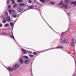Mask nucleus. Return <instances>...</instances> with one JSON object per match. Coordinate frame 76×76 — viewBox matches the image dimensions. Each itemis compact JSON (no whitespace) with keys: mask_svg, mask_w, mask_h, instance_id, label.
Wrapping results in <instances>:
<instances>
[{"mask_svg":"<svg viewBox=\"0 0 76 76\" xmlns=\"http://www.w3.org/2000/svg\"><path fill=\"white\" fill-rule=\"evenodd\" d=\"M9 13H12V10H9Z\"/></svg>","mask_w":76,"mask_h":76,"instance_id":"nucleus-32","label":"nucleus"},{"mask_svg":"<svg viewBox=\"0 0 76 76\" xmlns=\"http://www.w3.org/2000/svg\"><path fill=\"white\" fill-rule=\"evenodd\" d=\"M74 43H75V42H74V38H72V42L70 44L71 46L73 47V46L74 45Z\"/></svg>","mask_w":76,"mask_h":76,"instance_id":"nucleus-3","label":"nucleus"},{"mask_svg":"<svg viewBox=\"0 0 76 76\" xmlns=\"http://www.w3.org/2000/svg\"><path fill=\"white\" fill-rule=\"evenodd\" d=\"M67 42V39H64L63 41L61 42L62 44H66Z\"/></svg>","mask_w":76,"mask_h":76,"instance_id":"nucleus-7","label":"nucleus"},{"mask_svg":"<svg viewBox=\"0 0 76 76\" xmlns=\"http://www.w3.org/2000/svg\"><path fill=\"white\" fill-rule=\"evenodd\" d=\"M12 34L13 35V31H12Z\"/></svg>","mask_w":76,"mask_h":76,"instance_id":"nucleus-43","label":"nucleus"},{"mask_svg":"<svg viewBox=\"0 0 76 76\" xmlns=\"http://www.w3.org/2000/svg\"><path fill=\"white\" fill-rule=\"evenodd\" d=\"M3 20L2 21V23H5L6 22V18H3Z\"/></svg>","mask_w":76,"mask_h":76,"instance_id":"nucleus-9","label":"nucleus"},{"mask_svg":"<svg viewBox=\"0 0 76 76\" xmlns=\"http://www.w3.org/2000/svg\"><path fill=\"white\" fill-rule=\"evenodd\" d=\"M2 26H3V25H2L1 24H0V27H1Z\"/></svg>","mask_w":76,"mask_h":76,"instance_id":"nucleus-37","label":"nucleus"},{"mask_svg":"<svg viewBox=\"0 0 76 76\" xmlns=\"http://www.w3.org/2000/svg\"><path fill=\"white\" fill-rule=\"evenodd\" d=\"M29 56L30 57V58H33V57H34V56L32 54L31 55H29Z\"/></svg>","mask_w":76,"mask_h":76,"instance_id":"nucleus-21","label":"nucleus"},{"mask_svg":"<svg viewBox=\"0 0 76 76\" xmlns=\"http://www.w3.org/2000/svg\"><path fill=\"white\" fill-rule=\"evenodd\" d=\"M20 63L22 66H23L24 64V60H23V58H20L19 59Z\"/></svg>","mask_w":76,"mask_h":76,"instance_id":"nucleus-1","label":"nucleus"},{"mask_svg":"<svg viewBox=\"0 0 76 76\" xmlns=\"http://www.w3.org/2000/svg\"><path fill=\"white\" fill-rule=\"evenodd\" d=\"M13 1V0H11V1Z\"/></svg>","mask_w":76,"mask_h":76,"instance_id":"nucleus-42","label":"nucleus"},{"mask_svg":"<svg viewBox=\"0 0 76 76\" xmlns=\"http://www.w3.org/2000/svg\"><path fill=\"white\" fill-rule=\"evenodd\" d=\"M50 4H51L54 5V4H55V2L54 1H51L50 2Z\"/></svg>","mask_w":76,"mask_h":76,"instance_id":"nucleus-20","label":"nucleus"},{"mask_svg":"<svg viewBox=\"0 0 76 76\" xmlns=\"http://www.w3.org/2000/svg\"><path fill=\"white\" fill-rule=\"evenodd\" d=\"M28 9H31L33 8V5H31L28 7Z\"/></svg>","mask_w":76,"mask_h":76,"instance_id":"nucleus-16","label":"nucleus"},{"mask_svg":"<svg viewBox=\"0 0 76 76\" xmlns=\"http://www.w3.org/2000/svg\"><path fill=\"white\" fill-rule=\"evenodd\" d=\"M7 69L9 72H10V71H13L14 70V68L9 67L7 68Z\"/></svg>","mask_w":76,"mask_h":76,"instance_id":"nucleus-6","label":"nucleus"},{"mask_svg":"<svg viewBox=\"0 0 76 76\" xmlns=\"http://www.w3.org/2000/svg\"><path fill=\"white\" fill-rule=\"evenodd\" d=\"M9 19H8V21L9 22H10L11 20L10 19V16L8 17Z\"/></svg>","mask_w":76,"mask_h":76,"instance_id":"nucleus-30","label":"nucleus"},{"mask_svg":"<svg viewBox=\"0 0 76 76\" xmlns=\"http://www.w3.org/2000/svg\"><path fill=\"white\" fill-rule=\"evenodd\" d=\"M10 25L11 26H13L14 25L13 23L10 22Z\"/></svg>","mask_w":76,"mask_h":76,"instance_id":"nucleus-25","label":"nucleus"},{"mask_svg":"<svg viewBox=\"0 0 76 76\" xmlns=\"http://www.w3.org/2000/svg\"><path fill=\"white\" fill-rule=\"evenodd\" d=\"M2 35H6V33H2Z\"/></svg>","mask_w":76,"mask_h":76,"instance_id":"nucleus-36","label":"nucleus"},{"mask_svg":"<svg viewBox=\"0 0 76 76\" xmlns=\"http://www.w3.org/2000/svg\"><path fill=\"white\" fill-rule=\"evenodd\" d=\"M9 26V23H7L5 25V27H7V26Z\"/></svg>","mask_w":76,"mask_h":76,"instance_id":"nucleus-27","label":"nucleus"},{"mask_svg":"<svg viewBox=\"0 0 76 76\" xmlns=\"http://www.w3.org/2000/svg\"><path fill=\"white\" fill-rule=\"evenodd\" d=\"M13 18H16L17 17V15L15 14H14L12 15Z\"/></svg>","mask_w":76,"mask_h":76,"instance_id":"nucleus-19","label":"nucleus"},{"mask_svg":"<svg viewBox=\"0 0 76 76\" xmlns=\"http://www.w3.org/2000/svg\"><path fill=\"white\" fill-rule=\"evenodd\" d=\"M33 54L35 56L37 54V53L34 52L33 53Z\"/></svg>","mask_w":76,"mask_h":76,"instance_id":"nucleus-34","label":"nucleus"},{"mask_svg":"<svg viewBox=\"0 0 76 76\" xmlns=\"http://www.w3.org/2000/svg\"><path fill=\"white\" fill-rule=\"evenodd\" d=\"M13 12H15V10H12Z\"/></svg>","mask_w":76,"mask_h":76,"instance_id":"nucleus-41","label":"nucleus"},{"mask_svg":"<svg viewBox=\"0 0 76 76\" xmlns=\"http://www.w3.org/2000/svg\"><path fill=\"white\" fill-rule=\"evenodd\" d=\"M39 1L42 3H44L45 1V0H39Z\"/></svg>","mask_w":76,"mask_h":76,"instance_id":"nucleus-29","label":"nucleus"},{"mask_svg":"<svg viewBox=\"0 0 76 76\" xmlns=\"http://www.w3.org/2000/svg\"><path fill=\"white\" fill-rule=\"evenodd\" d=\"M66 37H65V36H63V37H62L61 38V39L60 41H62L63 39H66Z\"/></svg>","mask_w":76,"mask_h":76,"instance_id":"nucleus-14","label":"nucleus"},{"mask_svg":"<svg viewBox=\"0 0 76 76\" xmlns=\"http://www.w3.org/2000/svg\"><path fill=\"white\" fill-rule=\"evenodd\" d=\"M63 47H62V46H60L57 47V48H63Z\"/></svg>","mask_w":76,"mask_h":76,"instance_id":"nucleus-24","label":"nucleus"},{"mask_svg":"<svg viewBox=\"0 0 76 76\" xmlns=\"http://www.w3.org/2000/svg\"><path fill=\"white\" fill-rule=\"evenodd\" d=\"M23 10V8L22 7H19L17 9V11L19 12H22Z\"/></svg>","mask_w":76,"mask_h":76,"instance_id":"nucleus-4","label":"nucleus"},{"mask_svg":"<svg viewBox=\"0 0 76 76\" xmlns=\"http://www.w3.org/2000/svg\"><path fill=\"white\" fill-rule=\"evenodd\" d=\"M7 4H8L9 3V1H7Z\"/></svg>","mask_w":76,"mask_h":76,"instance_id":"nucleus-39","label":"nucleus"},{"mask_svg":"<svg viewBox=\"0 0 76 76\" xmlns=\"http://www.w3.org/2000/svg\"><path fill=\"white\" fill-rule=\"evenodd\" d=\"M59 4L62 6L61 7H63V4H64V3H63V0H62V1L59 2Z\"/></svg>","mask_w":76,"mask_h":76,"instance_id":"nucleus-8","label":"nucleus"},{"mask_svg":"<svg viewBox=\"0 0 76 76\" xmlns=\"http://www.w3.org/2000/svg\"><path fill=\"white\" fill-rule=\"evenodd\" d=\"M28 2L29 3H32V0H28Z\"/></svg>","mask_w":76,"mask_h":76,"instance_id":"nucleus-23","label":"nucleus"},{"mask_svg":"<svg viewBox=\"0 0 76 76\" xmlns=\"http://www.w3.org/2000/svg\"><path fill=\"white\" fill-rule=\"evenodd\" d=\"M67 14L68 16H70V13H68Z\"/></svg>","mask_w":76,"mask_h":76,"instance_id":"nucleus-40","label":"nucleus"},{"mask_svg":"<svg viewBox=\"0 0 76 76\" xmlns=\"http://www.w3.org/2000/svg\"><path fill=\"white\" fill-rule=\"evenodd\" d=\"M18 3H20V2H22V0H18Z\"/></svg>","mask_w":76,"mask_h":76,"instance_id":"nucleus-28","label":"nucleus"},{"mask_svg":"<svg viewBox=\"0 0 76 76\" xmlns=\"http://www.w3.org/2000/svg\"><path fill=\"white\" fill-rule=\"evenodd\" d=\"M24 63L25 64H28L29 63V61L28 60H26L24 61Z\"/></svg>","mask_w":76,"mask_h":76,"instance_id":"nucleus-10","label":"nucleus"},{"mask_svg":"<svg viewBox=\"0 0 76 76\" xmlns=\"http://www.w3.org/2000/svg\"><path fill=\"white\" fill-rule=\"evenodd\" d=\"M34 1L35 2H34L33 3V4L34 5V6H36V5L35 4L36 3H37V4H38V2L37 1V0H34Z\"/></svg>","mask_w":76,"mask_h":76,"instance_id":"nucleus-11","label":"nucleus"},{"mask_svg":"<svg viewBox=\"0 0 76 76\" xmlns=\"http://www.w3.org/2000/svg\"><path fill=\"white\" fill-rule=\"evenodd\" d=\"M71 3L72 4H74V6H76V1H74V2L72 1L71 2Z\"/></svg>","mask_w":76,"mask_h":76,"instance_id":"nucleus-17","label":"nucleus"},{"mask_svg":"<svg viewBox=\"0 0 76 76\" xmlns=\"http://www.w3.org/2000/svg\"><path fill=\"white\" fill-rule=\"evenodd\" d=\"M23 57L24 58H26V59H29V58L28 57V56H23Z\"/></svg>","mask_w":76,"mask_h":76,"instance_id":"nucleus-18","label":"nucleus"},{"mask_svg":"<svg viewBox=\"0 0 76 76\" xmlns=\"http://www.w3.org/2000/svg\"><path fill=\"white\" fill-rule=\"evenodd\" d=\"M62 33H63V32H62Z\"/></svg>","mask_w":76,"mask_h":76,"instance_id":"nucleus-46","label":"nucleus"},{"mask_svg":"<svg viewBox=\"0 0 76 76\" xmlns=\"http://www.w3.org/2000/svg\"><path fill=\"white\" fill-rule=\"evenodd\" d=\"M68 31L69 32H73V29L71 28H69L68 29Z\"/></svg>","mask_w":76,"mask_h":76,"instance_id":"nucleus-15","label":"nucleus"},{"mask_svg":"<svg viewBox=\"0 0 76 76\" xmlns=\"http://www.w3.org/2000/svg\"><path fill=\"white\" fill-rule=\"evenodd\" d=\"M5 16H7V17H8V13H7V12H6L5 13Z\"/></svg>","mask_w":76,"mask_h":76,"instance_id":"nucleus-22","label":"nucleus"},{"mask_svg":"<svg viewBox=\"0 0 76 76\" xmlns=\"http://www.w3.org/2000/svg\"><path fill=\"white\" fill-rule=\"evenodd\" d=\"M64 1L65 2V4L64 5L63 7L64 8V9H66V8L68 7V6H69L68 4H67L68 2H67L66 0H64Z\"/></svg>","mask_w":76,"mask_h":76,"instance_id":"nucleus-2","label":"nucleus"},{"mask_svg":"<svg viewBox=\"0 0 76 76\" xmlns=\"http://www.w3.org/2000/svg\"><path fill=\"white\" fill-rule=\"evenodd\" d=\"M17 4H15L13 6V7L15 8L16 7H17Z\"/></svg>","mask_w":76,"mask_h":76,"instance_id":"nucleus-26","label":"nucleus"},{"mask_svg":"<svg viewBox=\"0 0 76 76\" xmlns=\"http://www.w3.org/2000/svg\"><path fill=\"white\" fill-rule=\"evenodd\" d=\"M8 9H10L11 7H10V5H9L8 6Z\"/></svg>","mask_w":76,"mask_h":76,"instance_id":"nucleus-35","label":"nucleus"},{"mask_svg":"<svg viewBox=\"0 0 76 76\" xmlns=\"http://www.w3.org/2000/svg\"><path fill=\"white\" fill-rule=\"evenodd\" d=\"M62 36H63V34H62Z\"/></svg>","mask_w":76,"mask_h":76,"instance_id":"nucleus-45","label":"nucleus"},{"mask_svg":"<svg viewBox=\"0 0 76 76\" xmlns=\"http://www.w3.org/2000/svg\"><path fill=\"white\" fill-rule=\"evenodd\" d=\"M18 5L20 6H25V4L23 3H20L18 4Z\"/></svg>","mask_w":76,"mask_h":76,"instance_id":"nucleus-12","label":"nucleus"},{"mask_svg":"<svg viewBox=\"0 0 76 76\" xmlns=\"http://www.w3.org/2000/svg\"><path fill=\"white\" fill-rule=\"evenodd\" d=\"M37 9V10H38V9Z\"/></svg>","mask_w":76,"mask_h":76,"instance_id":"nucleus-44","label":"nucleus"},{"mask_svg":"<svg viewBox=\"0 0 76 76\" xmlns=\"http://www.w3.org/2000/svg\"><path fill=\"white\" fill-rule=\"evenodd\" d=\"M11 38H12L14 39H15V37H14V36H12V35L11 36Z\"/></svg>","mask_w":76,"mask_h":76,"instance_id":"nucleus-31","label":"nucleus"},{"mask_svg":"<svg viewBox=\"0 0 76 76\" xmlns=\"http://www.w3.org/2000/svg\"><path fill=\"white\" fill-rule=\"evenodd\" d=\"M29 53H30V54H32V52L29 51Z\"/></svg>","mask_w":76,"mask_h":76,"instance_id":"nucleus-38","label":"nucleus"},{"mask_svg":"<svg viewBox=\"0 0 76 76\" xmlns=\"http://www.w3.org/2000/svg\"><path fill=\"white\" fill-rule=\"evenodd\" d=\"M15 3V1H12V2L11 4H14V3Z\"/></svg>","mask_w":76,"mask_h":76,"instance_id":"nucleus-33","label":"nucleus"},{"mask_svg":"<svg viewBox=\"0 0 76 76\" xmlns=\"http://www.w3.org/2000/svg\"><path fill=\"white\" fill-rule=\"evenodd\" d=\"M19 67V65L18 63L16 64L15 65L13 66V67L15 68V69H17V68H18Z\"/></svg>","mask_w":76,"mask_h":76,"instance_id":"nucleus-5","label":"nucleus"},{"mask_svg":"<svg viewBox=\"0 0 76 76\" xmlns=\"http://www.w3.org/2000/svg\"><path fill=\"white\" fill-rule=\"evenodd\" d=\"M22 51L23 52L24 54H26L27 53V52H26V50L25 49L23 48H22Z\"/></svg>","mask_w":76,"mask_h":76,"instance_id":"nucleus-13","label":"nucleus"}]
</instances>
